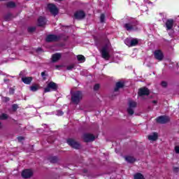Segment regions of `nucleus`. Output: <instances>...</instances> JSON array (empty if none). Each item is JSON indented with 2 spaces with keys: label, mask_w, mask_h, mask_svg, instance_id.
Listing matches in <instances>:
<instances>
[{
  "label": "nucleus",
  "mask_w": 179,
  "mask_h": 179,
  "mask_svg": "<svg viewBox=\"0 0 179 179\" xmlns=\"http://www.w3.org/2000/svg\"><path fill=\"white\" fill-rule=\"evenodd\" d=\"M83 99V94L80 91H76L71 94V101L74 103V104H78L80 103V100Z\"/></svg>",
  "instance_id": "f257e3e1"
},
{
  "label": "nucleus",
  "mask_w": 179,
  "mask_h": 179,
  "mask_svg": "<svg viewBox=\"0 0 179 179\" xmlns=\"http://www.w3.org/2000/svg\"><path fill=\"white\" fill-rule=\"evenodd\" d=\"M138 21L136 20H133L129 23L124 24V27L127 30V31H135V30H138Z\"/></svg>",
  "instance_id": "f03ea898"
},
{
  "label": "nucleus",
  "mask_w": 179,
  "mask_h": 179,
  "mask_svg": "<svg viewBox=\"0 0 179 179\" xmlns=\"http://www.w3.org/2000/svg\"><path fill=\"white\" fill-rule=\"evenodd\" d=\"M57 90H58V85L52 81L48 83L47 87L44 89V92L48 93L49 92H55Z\"/></svg>",
  "instance_id": "7ed1b4c3"
},
{
  "label": "nucleus",
  "mask_w": 179,
  "mask_h": 179,
  "mask_svg": "<svg viewBox=\"0 0 179 179\" xmlns=\"http://www.w3.org/2000/svg\"><path fill=\"white\" fill-rule=\"evenodd\" d=\"M101 54L103 59H106V61H108L110 59L111 56L110 55V51H108V45H105L101 48Z\"/></svg>",
  "instance_id": "20e7f679"
},
{
  "label": "nucleus",
  "mask_w": 179,
  "mask_h": 179,
  "mask_svg": "<svg viewBox=\"0 0 179 179\" xmlns=\"http://www.w3.org/2000/svg\"><path fill=\"white\" fill-rule=\"evenodd\" d=\"M67 143L68 145H69V146H71V148H73L74 149L80 148V144L73 138H69L67 140Z\"/></svg>",
  "instance_id": "39448f33"
},
{
  "label": "nucleus",
  "mask_w": 179,
  "mask_h": 179,
  "mask_svg": "<svg viewBox=\"0 0 179 179\" xmlns=\"http://www.w3.org/2000/svg\"><path fill=\"white\" fill-rule=\"evenodd\" d=\"M136 107V102L134 101H129V108H127V112L129 115H133L134 110V108Z\"/></svg>",
  "instance_id": "423d86ee"
},
{
  "label": "nucleus",
  "mask_w": 179,
  "mask_h": 179,
  "mask_svg": "<svg viewBox=\"0 0 179 179\" xmlns=\"http://www.w3.org/2000/svg\"><path fill=\"white\" fill-rule=\"evenodd\" d=\"M48 9L53 16H57V15H58V8H57L55 5L52 3L48 4Z\"/></svg>",
  "instance_id": "0eeeda50"
},
{
  "label": "nucleus",
  "mask_w": 179,
  "mask_h": 179,
  "mask_svg": "<svg viewBox=\"0 0 179 179\" xmlns=\"http://www.w3.org/2000/svg\"><path fill=\"white\" fill-rule=\"evenodd\" d=\"M156 120L159 124H167L170 121V117L169 116H159Z\"/></svg>",
  "instance_id": "6e6552de"
},
{
  "label": "nucleus",
  "mask_w": 179,
  "mask_h": 179,
  "mask_svg": "<svg viewBox=\"0 0 179 179\" xmlns=\"http://www.w3.org/2000/svg\"><path fill=\"white\" fill-rule=\"evenodd\" d=\"M84 142H93L96 138L93 134H84L83 136Z\"/></svg>",
  "instance_id": "1a4fd4ad"
},
{
  "label": "nucleus",
  "mask_w": 179,
  "mask_h": 179,
  "mask_svg": "<svg viewBox=\"0 0 179 179\" xmlns=\"http://www.w3.org/2000/svg\"><path fill=\"white\" fill-rule=\"evenodd\" d=\"M85 16H86V14L83 10H79L75 13L74 17L78 20H82V19H85Z\"/></svg>",
  "instance_id": "9d476101"
},
{
  "label": "nucleus",
  "mask_w": 179,
  "mask_h": 179,
  "mask_svg": "<svg viewBox=\"0 0 179 179\" xmlns=\"http://www.w3.org/2000/svg\"><path fill=\"white\" fill-rule=\"evenodd\" d=\"M150 92L147 87L140 88L138 92V96H149Z\"/></svg>",
  "instance_id": "9b49d317"
},
{
  "label": "nucleus",
  "mask_w": 179,
  "mask_h": 179,
  "mask_svg": "<svg viewBox=\"0 0 179 179\" xmlns=\"http://www.w3.org/2000/svg\"><path fill=\"white\" fill-rule=\"evenodd\" d=\"M61 37L56 36V35H48L46 37V41L48 43H52V41H59Z\"/></svg>",
  "instance_id": "f8f14e48"
},
{
  "label": "nucleus",
  "mask_w": 179,
  "mask_h": 179,
  "mask_svg": "<svg viewBox=\"0 0 179 179\" xmlns=\"http://www.w3.org/2000/svg\"><path fill=\"white\" fill-rule=\"evenodd\" d=\"M22 176L23 178H30L33 176V171L31 169H25L22 171Z\"/></svg>",
  "instance_id": "ddd939ff"
},
{
  "label": "nucleus",
  "mask_w": 179,
  "mask_h": 179,
  "mask_svg": "<svg viewBox=\"0 0 179 179\" xmlns=\"http://www.w3.org/2000/svg\"><path fill=\"white\" fill-rule=\"evenodd\" d=\"M154 56H155V58L156 59H158V61H162V59H163L164 58V55H163V52H162V50H155L154 52Z\"/></svg>",
  "instance_id": "4468645a"
},
{
  "label": "nucleus",
  "mask_w": 179,
  "mask_h": 179,
  "mask_svg": "<svg viewBox=\"0 0 179 179\" xmlns=\"http://www.w3.org/2000/svg\"><path fill=\"white\" fill-rule=\"evenodd\" d=\"M174 24V20H168L166 22V30H171Z\"/></svg>",
  "instance_id": "2eb2a0df"
},
{
  "label": "nucleus",
  "mask_w": 179,
  "mask_h": 179,
  "mask_svg": "<svg viewBox=\"0 0 179 179\" xmlns=\"http://www.w3.org/2000/svg\"><path fill=\"white\" fill-rule=\"evenodd\" d=\"M61 57H62V55H61V53L54 54L52 56V61L53 62H57V61H59V59H61Z\"/></svg>",
  "instance_id": "dca6fc26"
},
{
  "label": "nucleus",
  "mask_w": 179,
  "mask_h": 179,
  "mask_svg": "<svg viewBox=\"0 0 179 179\" xmlns=\"http://www.w3.org/2000/svg\"><path fill=\"white\" fill-rule=\"evenodd\" d=\"M47 23V20L44 17H40L38 20V26H44Z\"/></svg>",
  "instance_id": "f3484780"
},
{
  "label": "nucleus",
  "mask_w": 179,
  "mask_h": 179,
  "mask_svg": "<svg viewBox=\"0 0 179 179\" xmlns=\"http://www.w3.org/2000/svg\"><path fill=\"white\" fill-rule=\"evenodd\" d=\"M22 80L25 85H30L31 83V80L33 78L31 77H23L22 78Z\"/></svg>",
  "instance_id": "a211bd4d"
},
{
  "label": "nucleus",
  "mask_w": 179,
  "mask_h": 179,
  "mask_svg": "<svg viewBox=\"0 0 179 179\" xmlns=\"http://www.w3.org/2000/svg\"><path fill=\"white\" fill-rule=\"evenodd\" d=\"M124 159L128 163H134V162H136V159L131 156L124 157Z\"/></svg>",
  "instance_id": "6ab92c4d"
},
{
  "label": "nucleus",
  "mask_w": 179,
  "mask_h": 179,
  "mask_svg": "<svg viewBox=\"0 0 179 179\" xmlns=\"http://www.w3.org/2000/svg\"><path fill=\"white\" fill-rule=\"evenodd\" d=\"M157 133H153L152 135L148 136L149 141H157Z\"/></svg>",
  "instance_id": "aec40b11"
},
{
  "label": "nucleus",
  "mask_w": 179,
  "mask_h": 179,
  "mask_svg": "<svg viewBox=\"0 0 179 179\" xmlns=\"http://www.w3.org/2000/svg\"><path fill=\"white\" fill-rule=\"evenodd\" d=\"M123 86H124V83L122 82L117 83L116 87H115V92H118V90L122 88Z\"/></svg>",
  "instance_id": "412c9836"
},
{
  "label": "nucleus",
  "mask_w": 179,
  "mask_h": 179,
  "mask_svg": "<svg viewBox=\"0 0 179 179\" xmlns=\"http://www.w3.org/2000/svg\"><path fill=\"white\" fill-rule=\"evenodd\" d=\"M6 6L10 8H16V3L13 1H8L6 3Z\"/></svg>",
  "instance_id": "4be33fe9"
},
{
  "label": "nucleus",
  "mask_w": 179,
  "mask_h": 179,
  "mask_svg": "<svg viewBox=\"0 0 179 179\" xmlns=\"http://www.w3.org/2000/svg\"><path fill=\"white\" fill-rule=\"evenodd\" d=\"M38 89H40V86L38 85H34L30 87V90L31 92H37V90H38Z\"/></svg>",
  "instance_id": "5701e85b"
},
{
  "label": "nucleus",
  "mask_w": 179,
  "mask_h": 179,
  "mask_svg": "<svg viewBox=\"0 0 179 179\" xmlns=\"http://www.w3.org/2000/svg\"><path fill=\"white\" fill-rule=\"evenodd\" d=\"M138 43H139V41H138L137 38L131 39V47H135V45H138Z\"/></svg>",
  "instance_id": "b1692460"
},
{
  "label": "nucleus",
  "mask_w": 179,
  "mask_h": 179,
  "mask_svg": "<svg viewBox=\"0 0 179 179\" xmlns=\"http://www.w3.org/2000/svg\"><path fill=\"white\" fill-rule=\"evenodd\" d=\"M134 179H145V178L141 173H138L134 175Z\"/></svg>",
  "instance_id": "393cba45"
},
{
  "label": "nucleus",
  "mask_w": 179,
  "mask_h": 179,
  "mask_svg": "<svg viewBox=\"0 0 179 179\" xmlns=\"http://www.w3.org/2000/svg\"><path fill=\"white\" fill-rule=\"evenodd\" d=\"M8 117H9V116H8V114H6V113H2L0 115V120H8Z\"/></svg>",
  "instance_id": "a878e982"
},
{
  "label": "nucleus",
  "mask_w": 179,
  "mask_h": 179,
  "mask_svg": "<svg viewBox=\"0 0 179 179\" xmlns=\"http://www.w3.org/2000/svg\"><path fill=\"white\" fill-rule=\"evenodd\" d=\"M77 59L78 61H80V62H85V56L83 55H78L77 56Z\"/></svg>",
  "instance_id": "bb28decb"
},
{
  "label": "nucleus",
  "mask_w": 179,
  "mask_h": 179,
  "mask_svg": "<svg viewBox=\"0 0 179 179\" xmlns=\"http://www.w3.org/2000/svg\"><path fill=\"white\" fill-rule=\"evenodd\" d=\"M57 162H58V158H57V157H52L50 158L51 163H57Z\"/></svg>",
  "instance_id": "cd10ccee"
},
{
  "label": "nucleus",
  "mask_w": 179,
  "mask_h": 179,
  "mask_svg": "<svg viewBox=\"0 0 179 179\" xmlns=\"http://www.w3.org/2000/svg\"><path fill=\"white\" fill-rule=\"evenodd\" d=\"M124 43H125L126 45H128V47H131V39H129V38L125 39Z\"/></svg>",
  "instance_id": "c85d7f7f"
},
{
  "label": "nucleus",
  "mask_w": 179,
  "mask_h": 179,
  "mask_svg": "<svg viewBox=\"0 0 179 179\" xmlns=\"http://www.w3.org/2000/svg\"><path fill=\"white\" fill-rule=\"evenodd\" d=\"M73 68H75V64H70V65L67 66L66 69H67V71H72V69H73Z\"/></svg>",
  "instance_id": "c756f323"
},
{
  "label": "nucleus",
  "mask_w": 179,
  "mask_h": 179,
  "mask_svg": "<svg viewBox=\"0 0 179 179\" xmlns=\"http://www.w3.org/2000/svg\"><path fill=\"white\" fill-rule=\"evenodd\" d=\"M105 19H106V15H104V14H101L100 17L101 23H104Z\"/></svg>",
  "instance_id": "7c9ffc66"
},
{
  "label": "nucleus",
  "mask_w": 179,
  "mask_h": 179,
  "mask_svg": "<svg viewBox=\"0 0 179 179\" xmlns=\"http://www.w3.org/2000/svg\"><path fill=\"white\" fill-rule=\"evenodd\" d=\"M161 85L162 86V87H167V82L166 81H162L161 83Z\"/></svg>",
  "instance_id": "2f4dec72"
},
{
  "label": "nucleus",
  "mask_w": 179,
  "mask_h": 179,
  "mask_svg": "<svg viewBox=\"0 0 179 179\" xmlns=\"http://www.w3.org/2000/svg\"><path fill=\"white\" fill-rule=\"evenodd\" d=\"M99 89H100V85L96 84V85L94 86V90H99Z\"/></svg>",
  "instance_id": "473e14b6"
},
{
  "label": "nucleus",
  "mask_w": 179,
  "mask_h": 179,
  "mask_svg": "<svg viewBox=\"0 0 179 179\" xmlns=\"http://www.w3.org/2000/svg\"><path fill=\"white\" fill-rule=\"evenodd\" d=\"M34 30H36L35 27H29L28 28V31H29V33L34 31Z\"/></svg>",
  "instance_id": "72a5a7b5"
},
{
  "label": "nucleus",
  "mask_w": 179,
  "mask_h": 179,
  "mask_svg": "<svg viewBox=\"0 0 179 179\" xmlns=\"http://www.w3.org/2000/svg\"><path fill=\"white\" fill-rule=\"evenodd\" d=\"M57 115H59V116L64 115V112H62V110H59L57 111Z\"/></svg>",
  "instance_id": "f704fd0d"
},
{
  "label": "nucleus",
  "mask_w": 179,
  "mask_h": 179,
  "mask_svg": "<svg viewBox=\"0 0 179 179\" xmlns=\"http://www.w3.org/2000/svg\"><path fill=\"white\" fill-rule=\"evenodd\" d=\"M173 173H179V168L178 167H173Z\"/></svg>",
  "instance_id": "c9c22d12"
},
{
  "label": "nucleus",
  "mask_w": 179,
  "mask_h": 179,
  "mask_svg": "<svg viewBox=\"0 0 179 179\" xmlns=\"http://www.w3.org/2000/svg\"><path fill=\"white\" fill-rule=\"evenodd\" d=\"M175 152H176V153L179 154V146L178 145L175 146Z\"/></svg>",
  "instance_id": "e433bc0d"
},
{
  "label": "nucleus",
  "mask_w": 179,
  "mask_h": 179,
  "mask_svg": "<svg viewBox=\"0 0 179 179\" xmlns=\"http://www.w3.org/2000/svg\"><path fill=\"white\" fill-rule=\"evenodd\" d=\"M9 93H10V94H13L15 93V89L10 88Z\"/></svg>",
  "instance_id": "4c0bfd02"
},
{
  "label": "nucleus",
  "mask_w": 179,
  "mask_h": 179,
  "mask_svg": "<svg viewBox=\"0 0 179 179\" xmlns=\"http://www.w3.org/2000/svg\"><path fill=\"white\" fill-rule=\"evenodd\" d=\"M10 17H12V15H6L5 20H10Z\"/></svg>",
  "instance_id": "58836bf2"
},
{
  "label": "nucleus",
  "mask_w": 179,
  "mask_h": 179,
  "mask_svg": "<svg viewBox=\"0 0 179 179\" xmlns=\"http://www.w3.org/2000/svg\"><path fill=\"white\" fill-rule=\"evenodd\" d=\"M13 110L14 111H16V110H17V104L13 105Z\"/></svg>",
  "instance_id": "ea45409f"
},
{
  "label": "nucleus",
  "mask_w": 179,
  "mask_h": 179,
  "mask_svg": "<svg viewBox=\"0 0 179 179\" xmlns=\"http://www.w3.org/2000/svg\"><path fill=\"white\" fill-rule=\"evenodd\" d=\"M24 139V138L22 136L17 137V140L19 141V142H22V141H23Z\"/></svg>",
  "instance_id": "a19ab883"
},
{
  "label": "nucleus",
  "mask_w": 179,
  "mask_h": 179,
  "mask_svg": "<svg viewBox=\"0 0 179 179\" xmlns=\"http://www.w3.org/2000/svg\"><path fill=\"white\" fill-rule=\"evenodd\" d=\"M41 76L43 78H44V76H45V71H43V72L41 73Z\"/></svg>",
  "instance_id": "79ce46f5"
},
{
  "label": "nucleus",
  "mask_w": 179,
  "mask_h": 179,
  "mask_svg": "<svg viewBox=\"0 0 179 179\" xmlns=\"http://www.w3.org/2000/svg\"><path fill=\"white\" fill-rule=\"evenodd\" d=\"M62 66L60 65H57L55 66L56 69H59V68H61Z\"/></svg>",
  "instance_id": "37998d69"
},
{
  "label": "nucleus",
  "mask_w": 179,
  "mask_h": 179,
  "mask_svg": "<svg viewBox=\"0 0 179 179\" xmlns=\"http://www.w3.org/2000/svg\"><path fill=\"white\" fill-rule=\"evenodd\" d=\"M152 103L153 104H157V101H153Z\"/></svg>",
  "instance_id": "c03bdc74"
},
{
  "label": "nucleus",
  "mask_w": 179,
  "mask_h": 179,
  "mask_svg": "<svg viewBox=\"0 0 179 179\" xmlns=\"http://www.w3.org/2000/svg\"><path fill=\"white\" fill-rule=\"evenodd\" d=\"M5 99H6V101H9V98L6 97Z\"/></svg>",
  "instance_id": "a18cd8bd"
},
{
  "label": "nucleus",
  "mask_w": 179,
  "mask_h": 179,
  "mask_svg": "<svg viewBox=\"0 0 179 179\" xmlns=\"http://www.w3.org/2000/svg\"><path fill=\"white\" fill-rule=\"evenodd\" d=\"M0 128H2V123L0 122Z\"/></svg>",
  "instance_id": "49530a36"
},
{
  "label": "nucleus",
  "mask_w": 179,
  "mask_h": 179,
  "mask_svg": "<svg viewBox=\"0 0 179 179\" xmlns=\"http://www.w3.org/2000/svg\"><path fill=\"white\" fill-rule=\"evenodd\" d=\"M55 1H56L57 2H59V1H61L62 0H55Z\"/></svg>",
  "instance_id": "de8ad7c7"
},
{
  "label": "nucleus",
  "mask_w": 179,
  "mask_h": 179,
  "mask_svg": "<svg viewBox=\"0 0 179 179\" xmlns=\"http://www.w3.org/2000/svg\"><path fill=\"white\" fill-rule=\"evenodd\" d=\"M0 1H6V0H0Z\"/></svg>",
  "instance_id": "09e8293b"
},
{
  "label": "nucleus",
  "mask_w": 179,
  "mask_h": 179,
  "mask_svg": "<svg viewBox=\"0 0 179 179\" xmlns=\"http://www.w3.org/2000/svg\"><path fill=\"white\" fill-rule=\"evenodd\" d=\"M48 142H50V140H48Z\"/></svg>",
  "instance_id": "8fccbe9b"
}]
</instances>
